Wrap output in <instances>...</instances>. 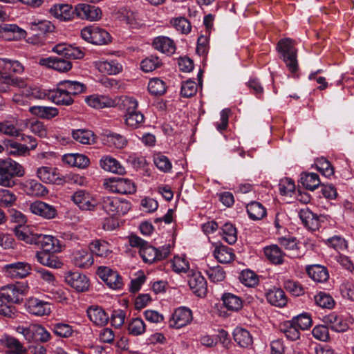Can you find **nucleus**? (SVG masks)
Listing matches in <instances>:
<instances>
[{"label": "nucleus", "instance_id": "nucleus-1", "mask_svg": "<svg viewBox=\"0 0 354 354\" xmlns=\"http://www.w3.org/2000/svg\"><path fill=\"white\" fill-rule=\"evenodd\" d=\"M24 167L11 158L0 160V186L12 187L15 185V178L22 177Z\"/></svg>", "mask_w": 354, "mask_h": 354}, {"label": "nucleus", "instance_id": "nucleus-2", "mask_svg": "<svg viewBox=\"0 0 354 354\" xmlns=\"http://www.w3.org/2000/svg\"><path fill=\"white\" fill-rule=\"evenodd\" d=\"M277 50L289 71L295 73L298 70L297 50L293 41L289 38L280 39L277 43Z\"/></svg>", "mask_w": 354, "mask_h": 354}, {"label": "nucleus", "instance_id": "nucleus-3", "mask_svg": "<svg viewBox=\"0 0 354 354\" xmlns=\"http://www.w3.org/2000/svg\"><path fill=\"white\" fill-rule=\"evenodd\" d=\"M100 207L111 216L126 214L131 209V203L118 197L104 196L100 202Z\"/></svg>", "mask_w": 354, "mask_h": 354}, {"label": "nucleus", "instance_id": "nucleus-4", "mask_svg": "<svg viewBox=\"0 0 354 354\" xmlns=\"http://www.w3.org/2000/svg\"><path fill=\"white\" fill-rule=\"evenodd\" d=\"M103 185L106 189L113 193L133 194L136 192L135 183L126 178H109L104 180Z\"/></svg>", "mask_w": 354, "mask_h": 354}, {"label": "nucleus", "instance_id": "nucleus-5", "mask_svg": "<svg viewBox=\"0 0 354 354\" xmlns=\"http://www.w3.org/2000/svg\"><path fill=\"white\" fill-rule=\"evenodd\" d=\"M129 241L131 246L140 248V255L145 262L152 263L158 261V250L149 245L147 241L136 234H131Z\"/></svg>", "mask_w": 354, "mask_h": 354}, {"label": "nucleus", "instance_id": "nucleus-6", "mask_svg": "<svg viewBox=\"0 0 354 354\" xmlns=\"http://www.w3.org/2000/svg\"><path fill=\"white\" fill-rule=\"evenodd\" d=\"M81 36L85 41L95 45L106 44L111 41L109 33L95 26L84 28L81 31Z\"/></svg>", "mask_w": 354, "mask_h": 354}, {"label": "nucleus", "instance_id": "nucleus-7", "mask_svg": "<svg viewBox=\"0 0 354 354\" xmlns=\"http://www.w3.org/2000/svg\"><path fill=\"white\" fill-rule=\"evenodd\" d=\"M28 289V286L26 284L21 283L10 284L0 288V297L12 305L20 304L22 301L21 296L24 295Z\"/></svg>", "mask_w": 354, "mask_h": 354}, {"label": "nucleus", "instance_id": "nucleus-8", "mask_svg": "<svg viewBox=\"0 0 354 354\" xmlns=\"http://www.w3.org/2000/svg\"><path fill=\"white\" fill-rule=\"evenodd\" d=\"M73 202L83 211H93L97 205V201L87 191L79 189L71 196Z\"/></svg>", "mask_w": 354, "mask_h": 354}, {"label": "nucleus", "instance_id": "nucleus-9", "mask_svg": "<svg viewBox=\"0 0 354 354\" xmlns=\"http://www.w3.org/2000/svg\"><path fill=\"white\" fill-rule=\"evenodd\" d=\"M65 282L77 292H85L89 288V279L79 272H68L65 274Z\"/></svg>", "mask_w": 354, "mask_h": 354}, {"label": "nucleus", "instance_id": "nucleus-10", "mask_svg": "<svg viewBox=\"0 0 354 354\" xmlns=\"http://www.w3.org/2000/svg\"><path fill=\"white\" fill-rule=\"evenodd\" d=\"M27 84L26 80L13 77L7 72L0 71V91L1 92L11 91L10 86L17 88L22 91L26 89Z\"/></svg>", "mask_w": 354, "mask_h": 354}, {"label": "nucleus", "instance_id": "nucleus-11", "mask_svg": "<svg viewBox=\"0 0 354 354\" xmlns=\"http://www.w3.org/2000/svg\"><path fill=\"white\" fill-rule=\"evenodd\" d=\"M6 275L12 279H23L30 273L31 266L22 261L6 264L4 268Z\"/></svg>", "mask_w": 354, "mask_h": 354}, {"label": "nucleus", "instance_id": "nucleus-12", "mask_svg": "<svg viewBox=\"0 0 354 354\" xmlns=\"http://www.w3.org/2000/svg\"><path fill=\"white\" fill-rule=\"evenodd\" d=\"M193 319L192 310L187 307H180L175 310L169 321L170 327L180 328L189 324Z\"/></svg>", "mask_w": 354, "mask_h": 354}, {"label": "nucleus", "instance_id": "nucleus-13", "mask_svg": "<svg viewBox=\"0 0 354 354\" xmlns=\"http://www.w3.org/2000/svg\"><path fill=\"white\" fill-rule=\"evenodd\" d=\"M29 210L31 213L46 219L54 218L57 215V211L55 206L41 201H35L31 203L29 205Z\"/></svg>", "mask_w": 354, "mask_h": 354}, {"label": "nucleus", "instance_id": "nucleus-14", "mask_svg": "<svg viewBox=\"0 0 354 354\" xmlns=\"http://www.w3.org/2000/svg\"><path fill=\"white\" fill-rule=\"evenodd\" d=\"M37 177L44 183L63 185L66 183L65 178L62 176L56 168L48 167H39L37 171Z\"/></svg>", "mask_w": 354, "mask_h": 354}, {"label": "nucleus", "instance_id": "nucleus-15", "mask_svg": "<svg viewBox=\"0 0 354 354\" xmlns=\"http://www.w3.org/2000/svg\"><path fill=\"white\" fill-rule=\"evenodd\" d=\"M75 11L78 17L91 21H97L102 17V11L98 7L86 3L76 5Z\"/></svg>", "mask_w": 354, "mask_h": 354}, {"label": "nucleus", "instance_id": "nucleus-16", "mask_svg": "<svg viewBox=\"0 0 354 354\" xmlns=\"http://www.w3.org/2000/svg\"><path fill=\"white\" fill-rule=\"evenodd\" d=\"M26 32L16 24H1L0 37L4 40H19L26 37Z\"/></svg>", "mask_w": 354, "mask_h": 354}, {"label": "nucleus", "instance_id": "nucleus-17", "mask_svg": "<svg viewBox=\"0 0 354 354\" xmlns=\"http://www.w3.org/2000/svg\"><path fill=\"white\" fill-rule=\"evenodd\" d=\"M99 274L101 279L109 288L120 290L123 287L122 279L118 272L107 267H103L100 268Z\"/></svg>", "mask_w": 354, "mask_h": 354}, {"label": "nucleus", "instance_id": "nucleus-18", "mask_svg": "<svg viewBox=\"0 0 354 354\" xmlns=\"http://www.w3.org/2000/svg\"><path fill=\"white\" fill-rule=\"evenodd\" d=\"M52 50L68 59H82L84 56V53L79 47H75L66 43H61L55 45Z\"/></svg>", "mask_w": 354, "mask_h": 354}, {"label": "nucleus", "instance_id": "nucleus-19", "mask_svg": "<svg viewBox=\"0 0 354 354\" xmlns=\"http://www.w3.org/2000/svg\"><path fill=\"white\" fill-rule=\"evenodd\" d=\"M35 245H40L42 251L50 252H59L62 250V245L57 238L50 235L37 234Z\"/></svg>", "mask_w": 354, "mask_h": 354}, {"label": "nucleus", "instance_id": "nucleus-20", "mask_svg": "<svg viewBox=\"0 0 354 354\" xmlns=\"http://www.w3.org/2000/svg\"><path fill=\"white\" fill-rule=\"evenodd\" d=\"M48 100L57 105L64 106H70L74 102V99L66 93L60 82L57 83L56 89L48 90Z\"/></svg>", "mask_w": 354, "mask_h": 354}, {"label": "nucleus", "instance_id": "nucleus-21", "mask_svg": "<svg viewBox=\"0 0 354 354\" xmlns=\"http://www.w3.org/2000/svg\"><path fill=\"white\" fill-rule=\"evenodd\" d=\"M39 64L59 72H67L72 68L71 62L62 57L41 58L39 59Z\"/></svg>", "mask_w": 354, "mask_h": 354}, {"label": "nucleus", "instance_id": "nucleus-22", "mask_svg": "<svg viewBox=\"0 0 354 354\" xmlns=\"http://www.w3.org/2000/svg\"><path fill=\"white\" fill-rule=\"evenodd\" d=\"M86 313L91 322L97 326H104L109 322V315L100 306H91L88 308Z\"/></svg>", "mask_w": 354, "mask_h": 354}, {"label": "nucleus", "instance_id": "nucleus-23", "mask_svg": "<svg viewBox=\"0 0 354 354\" xmlns=\"http://www.w3.org/2000/svg\"><path fill=\"white\" fill-rule=\"evenodd\" d=\"M49 12L53 17L64 21L71 20L75 13L72 6L67 3L55 4L50 8Z\"/></svg>", "mask_w": 354, "mask_h": 354}, {"label": "nucleus", "instance_id": "nucleus-24", "mask_svg": "<svg viewBox=\"0 0 354 354\" xmlns=\"http://www.w3.org/2000/svg\"><path fill=\"white\" fill-rule=\"evenodd\" d=\"M27 308L30 313L36 316L48 315L51 312L50 304L48 302L37 298H31L28 300Z\"/></svg>", "mask_w": 354, "mask_h": 354}, {"label": "nucleus", "instance_id": "nucleus-25", "mask_svg": "<svg viewBox=\"0 0 354 354\" xmlns=\"http://www.w3.org/2000/svg\"><path fill=\"white\" fill-rule=\"evenodd\" d=\"M100 165L104 171L109 172L119 175L126 173L124 167L118 160L109 156H103L100 159Z\"/></svg>", "mask_w": 354, "mask_h": 354}, {"label": "nucleus", "instance_id": "nucleus-26", "mask_svg": "<svg viewBox=\"0 0 354 354\" xmlns=\"http://www.w3.org/2000/svg\"><path fill=\"white\" fill-rule=\"evenodd\" d=\"M189 286L193 292L198 297H205L207 292V281L200 274H193L189 279Z\"/></svg>", "mask_w": 354, "mask_h": 354}, {"label": "nucleus", "instance_id": "nucleus-27", "mask_svg": "<svg viewBox=\"0 0 354 354\" xmlns=\"http://www.w3.org/2000/svg\"><path fill=\"white\" fill-rule=\"evenodd\" d=\"M299 216L306 228L312 231H315L319 228L320 222L319 217L308 208L301 209L299 212Z\"/></svg>", "mask_w": 354, "mask_h": 354}, {"label": "nucleus", "instance_id": "nucleus-28", "mask_svg": "<svg viewBox=\"0 0 354 354\" xmlns=\"http://www.w3.org/2000/svg\"><path fill=\"white\" fill-rule=\"evenodd\" d=\"M323 322L336 332H344L347 330L348 324L343 318L335 313H330L323 317Z\"/></svg>", "mask_w": 354, "mask_h": 354}, {"label": "nucleus", "instance_id": "nucleus-29", "mask_svg": "<svg viewBox=\"0 0 354 354\" xmlns=\"http://www.w3.org/2000/svg\"><path fill=\"white\" fill-rule=\"evenodd\" d=\"M28 26L34 37L51 32L55 29L54 25L48 20L35 19L29 22Z\"/></svg>", "mask_w": 354, "mask_h": 354}, {"label": "nucleus", "instance_id": "nucleus-30", "mask_svg": "<svg viewBox=\"0 0 354 354\" xmlns=\"http://www.w3.org/2000/svg\"><path fill=\"white\" fill-rule=\"evenodd\" d=\"M53 253L48 251H39L37 252L35 257L37 261L43 266L52 268H59L62 266V263Z\"/></svg>", "mask_w": 354, "mask_h": 354}, {"label": "nucleus", "instance_id": "nucleus-31", "mask_svg": "<svg viewBox=\"0 0 354 354\" xmlns=\"http://www.w3.org/2000/svg\"><path fill=\"white\" fill-rule=\"evenodd\" d=\"M266 299L271 305L283 307L287 304V297L283 290L279 288L270 289L266 294Z\"/></svg>", "mask_w": 354, "mask_h": 354}, {"label": "nucleus", "instance_id": "nucleus-32", "mask_svg": "<svg viewBox=\"0 0 354 354\" xmlns=\"http://www.w3.org/2000/svg\"><path fill=\"white\" fill-rule=\"evenodd\" d=\"M153 46L155 49L168 55H172L176 51V45L174 41L165 36L156 37L153 41Z\"/></svg>", "mask_w": 354, "mask_h": 354}, {"label": "nucleus", "instance_id": "nucleus-33", "mask_svg": "<svg viewBox=\"0 0 354 354\" xmlns=\"http://www.w3.org/2000/svg\"><path fill=\"white\" fill-rule=\"evenodd\" d=\"M308 275L315 281L324 283L329 278V274L326 267L321 265H311L306 267Z\"/></svg>", "mask_w": 354, "mask_h": 354}, {"label": "nucleus", "instance_id": "nucleus-34", "mask_svg": "<svg viewBox=\"0 0 354 354\" xmlns=\"http://www.w3.org/2000/svg\"><path fill=\"white\" fill-rule=\"evenodd\" d=\"M73 261L79 268H88L93 263V254L86 249L77 250L74 252Z\"/></svg>", "mask_w": 354, "mask_h": 354}, {"label": "nucleus", "instance_id": "nucleus-35", "mask_svg": "<svg viewBox=\"0 0 354 354\" xmlns=\"http://www.w3.org/2000/svg\"><path fill=\"white\" fill-rule=\"evenodd\" d=\"M31 114L46 120H50L59 114V111L55 107L45 106H33L29 108Z\"/></svg>", "mask_w": 354, "mask_h": 354}, {"label": "nucleus", "instance_id": "nucleus-36", "mask_svg": "<svg viewBox=\"0 0 354 354\" xmlns=\"http://www.w3.org/2000/svg\"><path fill=\"white\" fill-rule=\"evenodd\" d=\"M59 82L73 99H74V97L84 93L86 89V85L79 81L65 80Z\"/></svg>", "mask_w": 354, "mask_h": 354}, {"label": "nucleus", "instance_id": "nucleus-37", "mask_svg": "<svg viewBox=\"0 0 354 354\" xmlns=\"http://www.w3.org/2000/svg\"><path fill=\"white\" fill-rule=\"evenodd\" d=\"M234 341L243 348H248L252 344L253 339L248 330L243 328H236L233 332Z\"/></svg>", "mask_w": 354, "mask_h": 354}, {"label": "nucleus", "instance_id": "nucleus-38", "mask_svg": "<svg viewBox=\"0 0 354 354\" xmlns=\"http://www.w3.org/2000/svg\"><path fill=\"white\" fill-rule=\"evenodd\" d=\"M88 106L95 109H102L114 106V101L105 95H93L86 98Z\"/></svg>", "mask_w": 354, "mask_h": 354}, {"label": "nucleus", "instance_id": "nucleus-39", "mask_svg": "<svg viewBox=\"0 0 354 354\" xmlns=\"http://www.w3.org/2000/svg\"><path fill=\"white\" fill-rule=\"evenodd\" d=\"M247 212L250 219L258 221L266 216V209L259 202L252 201L246 206Z\"/></svg>", "mask_w": 354, "mask_h": 354}, {"label": "nucleus", "instance_id": "nucleus-40", "mask_svg": "<svg viewBox=\"0 0 354 354\" xmlns=\"http://www.w3.org/2000/svg\"><path fill=\"white\" fill-rule=\"evenodd\" d=\"M222 301L228 310L236 312L243 307V301L241 297L232 293H224L222 296Z\"/></svg>", "mask_w": 354, "mask_h": 354}, {"label": "nucleus", "instance_id": "nucleus-41", "mask_svg": "<svg viewBox=\"0 0 354 354\" xmlns=\"http://www.w3.org/2000/svg\"><path fill=\"white\" fill-rule=\"evenodd\" d=\"M72 137L75 140L83 145H91L95 142V140L94 133L85 129L73 130Z\"/></svg>", "mask_w": 354, "mask_h": 354}, {"label": "nucleus", "instance_id": "nucleus-42", "mask_svg": "<svg viewBox=\"0 0 354 354\" xmlns=\"http://www.w3.org/2000/svg\"><path fill=\"white\" fill-rule=\"evenodd\" d=\"M214 256L221 263H230L235 257L232 249L225 245L216 247L214 251Z\"/></svg>", "mask_w": 354, "mask_h": 354}, {"label": "nucleus", "instance_id": "nucleus-43", "mask_svg": "<svg viewBox=\"0 0 354 354\" xmlns=\"http://www.w3.org/2000/svg\"><path fill=\"white\" fill-rule=\"evenodd\" d=\"M266 258L274 264H281L283 262L284 254L277 245H272L264 248Z\"/></svg>", "mask_w": 354, "mask_h": 354}, {"label": "nucleus", "instance_id": "nucleus-44", "mask_svg": "<svg viewBox=\"0 0 354 354\" xmlns=\"http://www.w3.org/2000/svg\"><path fill=\"white\" fill-rule=\"evenodd\" d=\"M300 182L302 185L308 190H315L320 184L318 174L315 173H302Z\"/></svg>", "mask_w": 354, "mask_h": 354}, {"label": "nucleus", "instance_id": "nucleus-45", "mask_svg": "<svg viewBox=\"0 0 354 354\" xmlns=\"http://www.w3.org/2000/svg\"><path fill=\"white\" fill-rule=\"evenodd\" d=\"M16 237L28 244H35L37 234L30 233L27 227L19 225L13 230Z\"/></svg>", "mask_w": 354, "mask_h": 354}, {"label": "nucleus", "instance_id": "nucleus-46", "mask_svg": "<svg viewBox=\"0 0 354 354\" xmlns=\"http://www.w3.org/2000/svg\"><path fill=\"white\" fill-rule=\"evenodd\" d=\"M50 328L56 336L62 338L70 337L73 333V327L63 322L51 324Z\"/></svg>", "mask_w": 354, "mask_h": 354}, {"label": "nucleus", "instance_id": "nucleus-47", "mask_svg": "<svg viewBox=\"0 0 354 354\" xmlns=\"http://www.w3.org/2000/svg\"><path fill=\"white\" fill-rule=\"evenodd\" d=\"M124 117L126 124L133 129L140 127L145 122L144 115L138 109L126 113Z\"/></svg>", "mask_w": 354, "mask_h": 354}, {"label": "nucleus", "instance_id": "nucleus-48", "mask_svg": "<svg viewBox=\"0 0 354 354\" xmlns=\"http://www.w3.org/2000/svg\"><path fill=\"white\" fill-rule=\"evenodd\" d=\"M90 250L92 254H95L102 257H106L111 252L109 243L104 241H95L92 242L90 244Z\"/></svg>", "mask_w": 354, "mask_h": 354}, {"label": "nucleus", "instance_id": "nucleus-49", "mask_svg": "<svg viewBox=\"0 0 354 354\" xmlns=\"http://www.w3.org/2000/svg\"><path fill=\"white\" fill-rule=\"evenodd\" d=\"M0 65L3 72L21 74L24 71V66L17 60H12L6 58L1 59Z\"/></svg>", "mask_w": 354, "mask_h": 354}, {"label": "nucleus", "instance_id": "nucleus-50", "mask_svg": "<svg viewBox=\"0 0 354 354\" xmlns=\"http://www.w3.org/2000/svg\"><path fill=\"white\" fill-rule=\"evenodd\" d=\"M281 331L291 341H295L300 337V330L293 324L292 320L285 322L281 326Z\"/></svg>", "mask_w": 354, "mask_h": 354}, {"label": "nucleus", "instance_id": "nucleus-51", "mask_svg": "<svg viewBox=\"0 0 354 354\" xmlns=\"http://www.w3.org/2000/svg\"><path fill=\"white\" fill-rule=\"evenodd\" d=\"M26 187L28 194L30 195L42 196L48 194V190L46 187L35 180L27 181Z\"/></svg>", "mask_w": 354, "mask_h": 354}, {"label": "nucleus", "instance_id": "nucleus-52", "mask_svg": "<svg viewBox=\"0 0 354 354\" xmlns=\"http://www.w3.org/2000/svg\"><path fill=\"white\" fill-rule=\"evenodd\" d=\"M99 68L109 75H116L122 71V66L116 60H106L100 63Z\"/></svg>", "mask_w": 354, "mask_h": 354}, {"label": "nucleus", "instance_id": "nucleus-53", "mask_svg": "<svg viewBox=\"0 0 354 354\" xmlns=\"http://www.w3.org/2000/svg\"><path fill=\"white\" fill-rule=\"evenodd\" d=\"M170 24L177 31L182 34H188L192 29V26L188 19L183 17L173 18L170 20Z\"/></svg>", "mask_w": 354, "mask_h": 354}, {"label": "nucleus", "instance_id": "nucleus-54", "mask_svg": "<svg viewBox=\"0 0 354 354\" xmlns=\"http://www.w3.org/2000/svg\"><path fill=\"white\" fill-rule=\"evenodd\" d=\"M146 330V326L140 318L132 319L128 324V331L130 335L138 336L143 334Z\"/></svg>", "mask_w": 354, "mask_h": 354}, {"label": "nucleus", "instance_id": "nucleus-55", "mask_svg": "<svg viewBox=\"0 0 354 354\" xmlns=\"http://www.w3.org/2000/svg\"><path fill=\"white\" fill-rule=\"evenodd\" d=\"M222 236L223 239L232 245L237 241V232L236 227L230 223H226L222 227Z\"/></svg>", "mask_w": 354, "mask_h": 354}, {"label": "nucleus", "instance_id": "nucleus-56", "mask_svg": "<svg viewBox=\"0 0 354 354\" xmlns=\"http://www.w3.org/2000/svg\"><path fill=\"white\" fill-rule=\"evenodd\" d=\"M17 201V196L9 189H0V206L10 207Z\"/></svg>", "mask_w": 354, "mask_h": 354}, {"label": "nucleus", "instance_id": "nucleus-57", "mask_svg": "<svg viewBox=\"0 0 354 354\" xmlns=\"http://www.w3.org/2000/svg\"><path fill=\"white\" fill-rule=\"evenodd\" d=\"M148 90L154 95H162L166 91L165 83L159 78H153L149 80Z\"/></svg>", "mask_w": 354, "mask_h": 354}, {"label": "nucleus", "instance_id": "nucleus-58", "mask_svg": "<svg viewBox=\"0 0 354 354\" xmlns=\"http://www.w3.org/2000/svg\"><path fill=\"white\" fill-rule=\"evenodd\" d=\"M239 279L243 284L248 287H254L259 283L258 276L250 270H243Z\"/></svg>", "mask_w": 354, "mask_h": 354}, {"label": "nucleus", "instance_id": "nucleus-59", "mask_svg": "<svg viewBox=\"0 0 354 354\" xmlns=\"http://www.w3.org/2000/svg\"><path fill=\"white\" fill-rule=\"evenodd\" d=\"M326 244L338 252H344L348 248V243L345 239L341 236H333L326 240Z\"/></svg>", "mask_w": 354, "mask_h": 354}, {"label": "nucleus", "instance_id": "nucleus-60", "mask_svg": "<svg viewBox=\"0 0 354 354\" xmlns=\"http://www.w3.org/2000/svg\"><path fill=\"white\" fill-rule=\"evenodd\" d=\"M317 170L324 176L330 178L334 174V169L330 162L325 158H321L315 162Z\"/></svg>", "mask_w": 354, "mask_h": 354}, {"label": "nucleus", "instance_id": "nucleus-61", "mask_svg": "<svg viewBox=\"0 0 354 354\" xmlns=\"http://www.w3.org/2000/svg\"><path fill=\"white\" fill-rule=\"evenodd\" d=\"M22 95L26 97H32L37 99H48V91L42 90L37 86L32 87L28 84L26 89L22 91Z\"/></svg>", "mask_w": 354, "mask_h": 354}, {"label": "nucleus", "instance_id": "nucleus-62", "mask_svg": "<svg viewBox=\"0 0 354 354\" xmlns=\"http://www.w3.org/2000/svg\"><path fill=\"white\" fill-rule=\"evenodd\" d=\"M205 272L212 282H220L225 278V272L220 266L209 267Z\"/></svg>", "mask_w": 354, "mask_h": 354}, {"label": "nucleus", "instance_id": "nucleus-63", "mask_svg": "<svg viewBox=\"0 0 354 354\" xmlns=\"http://www.w3.org/2000/svg\"><path fill=\"white\" fill-rule=\"evenodd\" d=\"M293 324H295L299 330H307L312 325V319L308 313H304L293 317Z\"/></svg>", "mask_w": 354, "mask_h": 354}, {"label": "nucleus", "instance_id": "nucleus-64", "mask_svg": "<svg viewBox=\"0 0 354 354\" xmlns=\"http://www.w3.org/2000/svg\"><path fill=\"white\" fill-rule=\"evenodd\" d=\"M153 162L157 168L163 172L169 171L172 167L169 159L166 156L161 153L153 156Z\"/></svg>", "mask_w": 354, "mask_h": 354}]
</instances>
